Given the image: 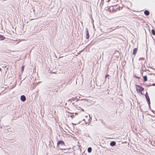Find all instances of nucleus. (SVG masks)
<instances>
[{
	"instance_id": "f257e3e1",
	"label": "nucleus",
	"mask_w": 155,
	"mask_h": 155,
	"mask_svg": "<svg viewBox=\"0 0 155 155\" xmlns=\"http://www.w3.org/2000/svg\"><path fill=\"white\" fill-rule=\"evenodd\" d=\"M109 9L110 12H116V11L120 10V7L119 6L116 5L110 6L109 8Z\"/></svg>"
},
{
	"instance_id": "f03ea898",
	"label": "nucleus",
	"mask_w": 155,
	"mask_h": 155,
	"mask_svg": "<svg viewBox=\"0 0 155 155\" xmlns=\"http://www.w3.org/2000/svg\"><path fill=\"white\" fill-rule=\"evenodd\" d=\"M136 91L137 92L142 91L144 89V88L143 87H142V86L139 85H136Z\"/></svg>"
},
{
	"instance_id": "7ed1b4c3",
	"label": "nucleus",
	"mask_w": 155,
	"mask_h": 155,
	"mask_svg": "<svg viewBox=\"0 0 155 155\" xmlns=\"http://www.w3.org/2000/svg\"><path fill=\"white\" fill-rule=\"evenodd\" d=\"M60 145L61 146L64 145V143L63 140H60L57 143V146H59Z\"/></svg>"
},
{
	"instance_id": "20e7f679",
	"label": "nucleus",
	"mask_w": 155,
	"mask_h": 155,
	"mask_svg": "<svg viewBox=\"0 0 155 155\" xmlns=\"http://www.w3.org/2000/svg\"><path fill=\"white\" fill-rule=\"evenodd\" d=\"M146 97L147 101L148 103H150V100L149 97L148 96L147 93V92L145 94Z\"/></svg>"
},
{
	"instance_id": "39448f33",
	"label": "nucleus",
	"mask_w": 155,
	"mask_h": 155,
	"mask_svg": "<svg viewBox=\"0 0 155 155\" xmlns=\"http://www.w3.org/2000/svg\"><path fill=\"white\" fill-rule=\"evenodd\" d=\"M21 99L23 101H25L26 100V98L24 95H22L21 97Z\"/></svg>"
},
{
	"instance_id": "423d86ee",
	"label": "nucleus",
	"mask_w": 155,
	"mask_h": 155,
	"mask_svg": "<svg viewBox=\"0 0 155 155\" xmlns=\"http://www.w3.org/2000/svg\"><path fill=\"white\" fill-rule=\"evenodd\" d=\"M137 48H135L133 50V54L134 56H135L136 54V53H137Z\"/></svg>"
},
{
	"instance_id": "0eeeda50",
	"label": "nucleus",
	"mask_w": 155,
	"mask_h": 155,
	"mask_svg": "<svg viewBox=\"0 0 155 155\" xmlns=\"http://www.w3.org/2000/svg\"><path fill=\"white\" fill-rule=\"evenodd\" d=\"M86 38L87 39H88L89 38V35L88 31L87 29L86 30Z\"/></svg>"
},
{
	"instance_id": "6e6552de",
	"label": "nucleus",
	"mask_w": 155,
	"mask_h": 155,
	"mask_svg": "<svg viewBox=\"0 0 155 155\" xmlns=\"http://www.w3.org/2000/svg\"><path fill=\"white\" fill-rule=\"evenodd\" d=\"M116 143L114 141H112L110 143V145L112 146H114L115 145Z\"/></svg>"
},
{
	"instance_id": "1a4fd4ad",
	"label": "nucleus",
	"mask_w": 155,
	"mask_h": 155,
	"mask_svg": "<svg viewBox=\"0 0 155 155\" xmlns=\"http://www.w3.org/2000/svg\"><path fill=\"white\" fill-rule=\"evenodd\" d=\"M143 81H144L145 82L147 81V76L145 75L143 77Z\"/></svg>"
},
{
	"instance_id": "9d476101",
	"label": "nucleus",
	"mask_w": 155,
	"mask_h": 155,
	"mask_svg": "<svg viewBox=\"0 0 155 155\" xmlns=\"http://www.w3.org/2000/svg\"><path fill=\"white\" fill-rule=\"evenodd\" d=\"M144 14L146 15H148L149 14V12L147 10H145L144 12Z\"/></svg>"
},
{
	"instance_id": "9b49d317",
	"label": "nucleus",
	"mask_w": 155,
	"mask_h": 155,
	"mask_svg": "<svg viewBox=\"0 0 155 155\" xmlns=\"http://www.w3.org/2000/svg\"><path fill=\"white\" fill-rule=\"evenodd\" d=\"M5 38L2 35H0V40H4Z\"/></svg>"
},
{
	"instance_id": "f8f14e48",
	"label": "nucleus",
	"mask_w": 155,
	"mask_h": 155,
	"mask_svg": "<svg viewBox=\"0 0 155 155\" xmlns=\"http://www.w3.org/2000/svg\"><path fill=\"white\" fill-rule=\"evenodd\" d=\"M87 151L89 153H91L92 151V148L91 147H90L88 148Z\"/></svg>"
},
{
	"instance_id": "ddd939ff",
	"label": "nucleus",
	"mask_w": 155,
	"mask_h": 155,
	"mask_svg": "<svg viewBox=\"0 0 155 155\" xmlns=\"http://www.w3.org/2000/svg\"><path fill=\"white\" fill-rule=\"evenodd\" d=\"M69 115H70V117H71L72 118H73L74 117V114L73 113V114H69Z\"/></svg>"
},
{
	"instance_id": "4468645a",
	"label": "nucleus",
	"mask_w": 155,
	"mask_h": 155,
	"mask_svg": "<svg viewBox=\"0 0 155 155\" xmlns=\"http://www.w3.org/2000/svg\"><path fill=\"white\" fill-rule=\"evenodd\" d=\"M79 122H80V121H78L77 122H75L74 123H72V124H73V125H76V124H78Z\"/></svg>"
},
{
	"instance_id": "2eb2a0df",
	"label": "nucleus",
	"mask_w": 155,
	"mask_h": 155,
	"mask_svg": "<svg viewBox=\"0 0 155 155\" xmlns=\"http://www.w3.org/2000/svg\"><path fill=\"white\" fill-rule=\"evenodd\" d=\"M152 33L153 35H155V31L154 30H152Z\"/></svg>"
},
{
	"instance_id": "dca6fc26",
	"label": "nucleus",
	"mask_w": 155,
	"mask_h": 155,
	"mask_svg": "<svg viewBox=\"0 0 155 155\" xmlns=\"http://www.w3.org/2000/svg\"><path fill=\"white\" fill-rule=\"evenodd\" d=\"M24 67L25 66H23L22 67V68H21V69H22V71H23L24 70Z\"/></svg>"
},
{
	"instance_id": "f3484780",
	"label": "nucleus",
	"mask_w": 155,
	"mask_h": 155,
	"mask_svg": "<svg viewBox=\"0 0 155 155\" xmlns=\"http://www.w3.org/2000/svg\"><path fill=\"white\" fill-rule=\"evenodd\" d=\"M109 75L108 74H107L105 76V78H107L109 76Z\"/></svg>"
},
{
	"instance_id": "a211bd4d",
	"label": "nucleus",
	"mask_w": 155,
	"mask_h": 155,
	"mask_svg": "<svg viewBox=\"0 0 155 155\" xmlns=\"http://www.w3.org/2000/svg\"><path fill=\"white\" fill-rule=\"evenodd\" d=\"M69 114H71L70 113H69V112H68L67 113V115H68V117H70V115H69Z\"/></svg>"
},
{
	"instance_id": "6ab92c4d",
	"label": "nucleus",
	"mask_w": 155,
	"mask_h": 155,
	"mask_svg": "<svg viewBox=\"0 0 155 155\" xmlns=\"http://www.w3.org/2000/svg\"><path fill=\"white\" fill-rule=\"evenodd\" d=\"M152 85H153V86H155V84H154H154H152Z\"/></svg>"
},
{
	"instance_id": "aec40b11",
	"label": "nucleus",
	"mask_w": 155,
	"mask_h": 155,
	"mask_svg": "<svg viewBox=\"0 0 155 155\" xmlns=\"http://www.w3.org/2000/svg\"><path fill=\"white\" fill-rule=\"evenodd\" d=\"M140 93L141 94H143L142 91H140Z\"/></svg>"
},
{
	"instance_id": "412c9836",
	"label": "nucleus",
	"mask_w": 155,
	"mask_h": 155,
	"mask_svg": "<svg viewBox=\"0 0 155 155\" xmlns=\"http://www.w3.org/2000/svg\"><path fill=\"white\" fill-rule=\"evenodd\" d=\"M110 0H107V2H109Z\"/></svg>"
},
{
	"instance_id": "4be33fe9",
	"label": "nucleus",
	"mask_w": 155,
	"mask_h": 155,
	"mask_svg": "<svg viewBox=\"0 0 155 155\" xmlns=\"http://www.w3.org/2000/svg\"><path fill=\"white\" fill-rule=\"evenodd\" d=\"M74 114H75V115H76L77 114V113H75Z\"/></svg>"
}]
</instances>
